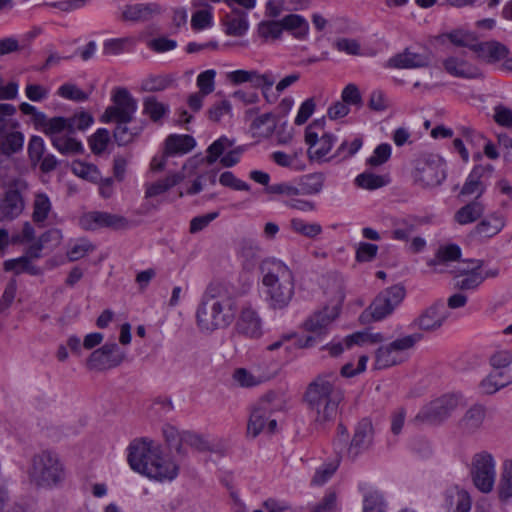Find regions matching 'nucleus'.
Masks as SVG:
<instances>
[{
  "mask_svg": "<svg viewBox=\"0 0 512 512\" xmlns=\"http://www.w3.org/2000/svg\"><path fill=\"white\" fill-rule=\"evenodd\" d=\"M472 50L477 52L479 57L491 63L500 61L508 55L507 47L496 41L474 44Z\"/></svg>",
  "mask_w": 512,
  "mask_h": 512,
  "instance_id": "cd10ccee",
  "label": "nucleus"
},
{
  "mask_svg": "<svg viewBox=\"0 0 512 512\" xmlns=\"http://www.w3.org/2000/svg\"><path fill=\"white\" fill-rule=\"evenodd\" d=\"M135 40L130 37L110 39L103 43V54L108 56H116L124 51L128 47H133Z\"/></svg>",
  "mask_w": 512,
  "mask_h": 512,
  "instance_id": "a18cd8bd",
  "label": "nucleus"
},
{
  "mask_svg": "<svg viewBox=\"0 0 512 512\" xmlns=\"http://www.w3.org/2000/svg\"><path fill=\"white\" fill-rule=\"evenodd\" d=\"M215 76L216 72L213 69L206 70L200 73L197 77V86L200 89V93L203 95H208L212 93L215 89Z\"/></svg>",
  "mask_w": 512,
  "mask_h": 512,
  "instance_id": "052dcab7",
  "label": "nucleus"
},
{
  "mask_svg": "<svg viewBox=\"0 0 512 512\" xmlns=\"http://www.w3.org/2000/svg\"><path fill=\"white\" fill-rule=\"evenodd\" d=\"M196 145L190 135H170L165 141V155L186 154Z\"/></svg>",
  "mask_w": 512,
  "mask_h": 512,
  "instance_id": "7c9ffc66",
  "label": "nucleus"
},
{
  "mask_svg": "<svg viewBox=\"0 0 512 512\" xmlns=\"http://www.w3.org/2000/svg\"><path fill=\"white\" fill-rule=\"evenodd\" d=\"M282 408V400L273 392L267 393L253 406L247 425V434L257 437L266 427L273 433L277 422L270 419L273 412Z\"/></svg>",
  "mask_w": 512,
  "mask_h": 512,
  "instance_id": "6e6552de",
  "label": "nucleus"
},
{
  "mask_svg": "<svg viewBox=\"0 0 512 512\" xmlns=\"http://www.w3.org/2000/svg\"><path fill=\"white\" fill-rule=\"evenodd\" d=\"M493 171V167L491 165H478L473 168L471 173L469 174L466 182L464 183L461 194L462 195H476V198L480 197L485 189L486 185L481 180L486 174L490 175Z\"/></svg>",
  "mask_w": 512,
  "mask_h": 512,
  "instance_id": "393cba45",
  "label": "nucleus"
},
{
  "mask_svg": "<svg viewBox=\"0 0 512 512\" xmlns=\"http://www.w3.org/2000/svg\"><path fill=\"white\" fill-rule=\"evenodd\" d=\"M27 476L30 483L34 486L53 489L64 483L66 468L56 452L41 450L31 457Z\"/></svg>",
  "mask_w": 512,
  "mask_h": 512,
  "instance_id": "423d86ee",
  "label": "nucleus"
},
{
  "mask_svg": "<svg viewBox=\"0 0 512 512\" xmlns=\"http://www.w3.org/2000/svg\"><path fill=\"white\" fill-rule=\"evenodd\" d=\"M498 495L502 501L512 498V460H506L503 464Z\"/></svg>",
  "mask_w": 512,
  "mask_h": 512,
  "instance_id": "79ce46f5",
  "label": "nucleus"
},
{
  "mask_svg": "<svg viewBox=\"0 0 512 512\" xmlns=\"http://www.w3.org/2000/svg\"><path fill=\"white\" fill-rule=\"evenodd\" d=\"M335 371L318 374L307 386L304 400L317 426L333 421L344 399L343 389L339 385Z\"/></svg>",
  "mask_w": 512,
  "mask_h": 512,
  "instance_id": "f257e3e1",
  "label": "nucleus"
},
{
  "mask_svg": "<svg viewBox=\"0 0 512 512\" xmlns=\"http://www.w3.org/2000/svg\"><path fill=\"white\" fill-rule=\"evenodd\" d=\"M32 220L39 227H44L49 215L52 213V203L46 193L38 192L33 200Z\"/></svg>",
  "mask_w": 512,
  "mask_h": 512,
  "instance_id": "c85d7f7f",
  "label": "nucleus"
},
{
  "mask_svg": "<svg viewBox=\"0 0 512 512\" xmlns=\"http://www.w3.org/2000/svg\"><path fill=\"white\" fill-rule=\"evenodd\" d=\"M29 190L28 182L17 177L6 186L5 195L0 200V221L18 217L25 208L24 194Z\"/></svg>",
  "mask_w": 512,
  "mask_h": 512,
  "instance_id": "f8f14e48",
  "label": "nucleus"
},
{
  "mask_svg": "<svg viewBox=\"0 0 512 512\" xmlns=\"http://www.w3.org/2000/svg\"><path fill=\"white\" fill-rule=\"evenodd\" d=\"M168 111V106L158 102L155 97H146L143 102V113L154 122L160 120Z\"/></svg>",
  "mask_w": 512,
  "mask_h": 512,
  "instance_id": "de8ad7c7",
  "label": "nucleus"
},
{
  "mask_svg": "<svg viewBox=\"0 0 512 512\" xmlns=\"http://www.w3.org/2000/svg\"><path fill=\"white\" fill-rule=\"evenodd\" d=\"M496 375H488L480 383V389L482 393L490 395L496 393L501 388L506 387L512 382V377H505L504 381L497 382Z\"/></svg>",
  "mask_w": 512,
  "mask_h": 512,
  "instance_id": "13d9d810",
  "label": "nucleus"
},
{
  "mask_svg": "<svg viewBox=\"0 0 512 512\" xmlns=\"http://www.w3.org/2000/svg\"><path fill=\"white\" fill-rule=\"evenodd\" d=\"M58 95L73 101H84L88 98V95L78 88L76 85L71 83L63 84L58 89Z\"/></svg>",
  "mask_w": 512,
  "mask_h": 512,
  "instance_id": "680f3d73",
  "label": "nucleus"
},
{
  "mask_svg": "<svg viewBox=\"0 0 512 512\" xmlns=\"http://www.w3.org/2000/svg\"><path fill=\"white\" fill-rule=\"evenodd\" d=\"M374 426L369 418L361 419L354 429V435L348 447V456L355 459L359 454L368 450L374 440Z\"/></svg>",
  "mask_w": 512,
  "mask_h": 512,
  "instance_id": "a211bd4d",
  "label": "nucleus"
},
{
  "mask_svg": "<svg viewBox=\"0 0 512 512\" xmlns=\"http://www.w3.org/2000/svg\"><path fill=\"white\" fill-rule=\"evenodd\" d=\"M225 26V32L229 36L239 37L244 35L249 27L246 14L237 8H233L231 15L227 16Z\"/></svg>",
  "mask_w": 512,
  "mask_h": 512,
  "instance_id": "72a5a7b5",
  "label": "nucleus"
},
{
  "mask_svg": "<svg viewBox=\"0 0 512 512\" xmlns=\"http://www.w3.org/2000/svg\"><path fill=\"white\" fill-rule=\"evenodd\" d=\"M261 270L269 306L273 309L286 308L294 295L295 279L292 270L276 259L263 261Z\"/></svg>",
  "mask_w": 512,
  "mask_h": 512,
  "instance_id": "39448f33",
  "label": "nucleus"
},
{
  "mask_svg": "<svg viewBox=\"0 0 512 512\" xmlns=\"http://www.w3.org/2000/svg\"><path fill=\"white\" fill-rule=\"evenodd\" d=\"M39 122L43 132L50 136L51 140L56 135H64L69 132V119L64 117L47 118L44 113H39Z\"/></svg>",
  "mask_w": 512,
  "mask_h": 512,
  "instance_id": "473e14b6",
  "label": "nucleus"
},
{
  "mask_svg": "<svg viewBox=\"0 0 512 512\" xmlns=\"http://www.w3.org/2000/svg\"><path fill=\"white\" fill-rule=\"evenodd\" d=\"M325 176L323 173H311L301 177L299 182V195H315L322 191Z\"/></svg>",
  "mask_w": 512,
  "mask_h": 512,
  "instance_id": "58836bf2",
  "label": "nucleus"
},
{
  "mask_svg": "<svg viewBox=\"0 0 512 512\" xmlns=\"http://www.w3.org/2000/svg\"><path fill=\"white\" fill-rule=\"evenodd\" d=\"M126 354L116 343L105 344L98 349V371L109 370L119 366Z\"/></svg>",
  "mask_w": 512,
  "mask_h": 512,
  "instance_id": "a878e982",
  "label": "nucleus"
},
{
  "mask_svg": "<svg viewBox=\"0 0 512 512\" xmlns=\"http://www.w3.org/2000/svg\"><path fill=\"white\" fill-rule=\"evenodd\" d=\"M67 346L74 354L81 355L82 348L89 350L96 346V332L86 335L83 344H81V341L78 337L70 336L67 340Z\"/></svg>",
  "mask_w": 512,
  "mask_h": 512,
  "instance_id": "4d7b16f0",
  "label": "nucleus"
},
{
  "mask_svg": "<svg viewBox=\"0 0 512 512\" xmlns=\"http://www.w3.org/2000/svg\"><path fill=\"white\" fill-rule=\"evenodd\" d=\"M227 78L235 85L248 82L253 88H261L264 92L275 83V79L271 75L260 74L256 70H235L228 73Z\"/></svg>",
  "mask_w": 512,
  "mask_h": 512,
  "instance_id": "4be33fe9",
  "label": "nucleus"
},
{
  "mask_svg": "<svg viewBox=\"0 0 512 512\" xmlns=\"http://www.w3.org/2000/svg\"><path fill=\"white\" fill-rule=\"evenodd\" d=\"M447 512H469L471 509V498L464 490H452L446 495Z\"/></svg>",
  "mask_w": 512,
  "mask_h": 512,
  "instance_id": "c9c22d12",
  "label": "nucleus"
},
{
  "mask_svg": "<svg viewBox=\"0 0 512 512\" xmlns=\"http://www.w3.org/2000/svg\"><path fill=\"white\" fill-rule=\"evenodd\" d=\"M461 256V249L456 244L440 247L435 257L429 261L430 266H438L450 261H456Z\"/></svg>",
  "mask_w": 512,
  "mask_h": 512,
  "instance_id": "c03bdc74",
  "label": "nucleus"
},
{
  "mask_svg": "<svg viewBox=\"0 0 512 512\" xmlns=\"http://www.w3.org/2000/svg\"><path fill=\"white\" fill-rule=\"evenodd\" d=\"M391 156V146L387 143L378 145L373 154L367 159V164L372 167H377L389 160Z\"/></svg>",
  "mask_w": 512,
  "mask_h": 512,
  "instance_id": "bf43d9fd",
  "label": "nucleus"
},
{
  "mask_svg": "<svg viewBox=\"0 0 512 512\" xmlns=\"http://www.w3.org/2000/svg\"><path fill=\"white\" fill-rule=\"evenodd\" d=\"M449 314V310L442 302H436L425 309L413 323L422 331L433 332L442 327Z\"/></svg>",
  "mask_w": 512,
  "mask_h": 512,
  "instance_id": "6ab92c4d",
  "label": "nucleus"
},
{
  "mask_svg": "<svg viewBox=\"0 0 512 512\" xmlns=\"http://www.w3.org/2000/svg\"><path fill=\"white\" fill-rule=\"evenodd\" d=\"M458 399L451 394H445L429 402L421 408L414 417L415 424L439 425L456 409Z\"/></svg>",
  "mask_w": 512,
  "mask_h": 512,
  "instance_id": "ddd939ff",
  "label": "nucleus"
},
{
  "mask_svg": "<svg viewBox=\"0 0 512 512\" xmlns=\"http://www.w3.org/2000/svg\"><path fill=\"white\" fill-rule=\"evenodd\" d=\"M362 147V139L355 138L351 143L344 141L336 150L333 157H340L341 159H347L356 154Z\"/></svg>",
  "mask_w": 512,
  "mask_h": 512,
  "instance_id": "338daca9",
  "label": "nucleus"
},
{
  "mask_svg": "<svg viewBox=\"0 0 512 512\" xmlns=\"http://www.w3.org/2000/svg\"><path fill=\"white\" fill-rule=\"evenodd\" d=\"M336 282V304L332 307H324L322 310L314 312L305 322L304 329L308 332L316 334L317 336H323L326 334L328 327L331 325L333 320L339 314L338 305L344 299V293L342 286L339 282Z\"/></svg>",
  "mask_w": 512,
  "mask_h": 512,
  "instance_id": "dca6fc26",
  "label": "nucleus"
},
{
  "mask_svg": "<svg viewBox=\"0 0 512 512\" xmlns=\"http://www.w3.org/2000/svg\"><path fill=\"white\" fill-rule=\"evenodd\" d=\"M355 183L360 188L375 190L385 186L387 184V180L383 176L376 175L371 172H364L356 177Z\"/></svg>",
  "mask_w": 512,
  "mask_h": 512,
  "instance_id": "3c124183",
  "label": "nucleus"
},
{
  "mask_svg": "<svg viewBox=\"0 0 512 512\" xmlns=\"http://www.w3.org/2000/svg\"><path fill=\"white\" fill-rule=\"evenodd\" d=\"M485 206L480 201H472L461 207L454 216V219L460 225H466L478 220L484 213Z\"/></svg>",
  "mask_w": 512,
  "mask_h": 512,
  "instance_id": "e433bc0d",
  "label": "nucleus"
},
{
  "mask_svg": "<svg viewBox=\"0 0 512 512\" xmlns=\"http://www.w3.org/2000/svg\"><path fill=\"white\" fill-rule=\"evenodd\" d=\"M504 217L496 212H493L483 218L474 228V234L481 238H492L504 228Z\"/></svg>",
  "mask_w": 512,
  "mask_h": 512,
  "instance_id": "bb28decb",
  "label": "nucleus"
},
{
  "mask_svg": "<svg viewBox=\"0 0 512 512\" xmlns=\"http://www.w3.org/2000/svg\"><path fill=\"white\" fill-rule=\"evenodd\" d=\"M113 137L119 146H125L134 141L143 130V126L128 127L130 122H115Z\"/></svg>",
  "mask_w": 512,
  "mask_h": 512,
  "instance_id": "ea45409f",
  "label": "nucleus"
},
{
  "mask_svg": "<svg viewBox=\"0 0 512 512\" xmlns=\"http://www.w3.org/2000/svg\"><path fill=\"white\" fill-rule=\"evenodd\" d=\"M471 477L475 487L482 493L492 491L496 478L495 461L486 452L477 453L472 460Z\"/></svg>",
  "mask_w": 512,
  "mask_h": 512,
  "instance_id": "2eb2a0df",
  "label": "nucleus"
},
{
  "mask_svg": "<svg viewBox=\"0 0 512 512\" xmlns=\"http://www.w3.org/2000/svg\"><path fill=\"white\" fill-rule=\"evenodd\" d=\"M52 145L63 155H74L82 153L84 148L81 141L67 132L64 135H56L52 139Z\"/></svg>",
  "mask_w": 512,
  "mask_h": 512,
  "instance_id": "f704fd0d",
  "label": "nucleus"
},
{
  "mask_svg": "<svg viewBox=\"0 0 512 512\" xmlns=\"http://www.w3.org/2000/svg\"><path fill=\"white\" fill-rule=\"evenodd\" d=\"M234 145V141L228 139L225 136L220 137L214 141L207 149L208 155L206 156V162L213 164L216 160L224 153V151Z\"/></svg>",
  "mask_w": 512,
  "mask_h": 512,
  "instance_id": "603ef678",
  "label": "nucleus"
},
{
  "mask_svg": "<svg viewBox=\"0 0 512 512\" xmlns=\"http://www.w3.org/2000/svg\"><path fill=\"white\" fill-rule=\"evenodd\" d=\"M162 12L161 5L156 2L136 3L124 6L121 17L124 21L146 22Z\"/></svg>",
  "mask_w": 512,
  "mask_h": 512,
  "instance_id": "412c9836",
  "label": "nucleus"
},
{
  "mask_svg": "<svg viewBox=\"0 0 512 512\" xmlns=\"http://www.w3.org/2000/svg\"><path fill=\"white\" fill-rule=\"evenodd\" d=\"M111 100L113 104L105 109L100 118L103 123L134 121L138 103L127 88L115 87Z\"/></svg>",
  "mask_w": 512,
  "mask_h": 512,
  "instance_id": "9d476101",
  "label": "nucleus"
},
{
  "mask_svg": "<svg viewBox=\"0 0 512 512\" xmlns=\"http://www.w3.org/2000/svg\"><path fill=\"white\" fill-rule=\"evenodd\" d=\"M235 328L239 334L249 338H258L262 335L261 318L250 306L241 310Z\"/></svg>",
  "mask_w": 512,
  "mask_h": 512,
  "instance_id": "5701e85b",
  "label": "nucleus"
},
{
  "mask_svg": "<svg viewBox=\"0 0 512 512\" xmlns=\"http://www.w3.org/2000/svg\"><path fill=\"white\" fill-rule=\"evenodd\" d=\"M283 28L281 20L262 21L258 25V33L264 39H278L282 35Z\"/></svg>",
  "mask_w": 512,
  "mask_h": 512,
  "instance_id": "6e6d98bb",
  "label": "nucleus"
},
{
  "mask_svg": "<svg viewBox=\"0 0 512 512\" xmlns=\"http://www.w3.org/2000/svg\"><path fill=\"white\" fill-rule=\"evenodd\" d=\"M260 253L261 247L255 240L244 238L239 242V254L246 261H255Z\"/></svg>",
  "mask_w": 512,
  "mask_h": 512,
  "instance_id": "5fc2aeb1",
  "label": "nucleus"
},
{
  "mask_svg": "<svg viewBox=\"0 0 512 512\" xmlns=\"http://www.w3.org/2000/svg\"><path fill=\"white\" fill-rule=\"evenodd\" d=\"M250 128L255 136L270 135L275 128V124L273 122V115L271 113H265L256 117L252 121Z\"/></svg>",
  "mask_w": 512,
  "mask_h": 512,
  "instance_id": "49530a36",
  "label": "nucleus"
},
{
  "mask_svg": "<svg viewBox=\"0 0 512 512\" xmlns=\"http://www.w3.org/2000/svg\"><path fill=\"white\" fill-rule=\"evenodd\" d=\"M4 266L5 270H13L16 273L27 272L31 275H38L40 273V269L31 263V259L24 256L8 260L5 262Z\"/></svg>",
  "mask_w": 512,
  "mask_h": 512,
  "instance_id": "8fccbe9b",
  "label": "nucleus"
},
{
  "mask_svg": "<svg viewBox=\"0 0 512 512\" xmlns=\"http://www.w3.org/2000/svg\"><path fill=\"white\" fill-rule=\"evenodd\" d=\"M266 192L269 194L282 195L288 199L299 195L298 187L287 182L272 184L266 188Z\"/></svg>",
  "mask_w": 512,
  "mask_h": 512,
  "instance_id": "69168bd1",
  "label": "nucleus"
},
{
  "mask_svg": "<svg viewBox=\"0 0 512 512\" xmlns=\"http://www.w3.org/2000/svg\"><path fill=\"white\" fill-rule=\"evenodd\" d=\"M413 182L422 188H434L447 177L445 161L438 155L426 154L415 159L411 172Z\"/></svg>",
  "mask_w": 512,
  "mask_h": 512,
  "instance_id": "0eeeda50",
  "label": "nucleus"
},
{
  "mask_svg": "<svg viewBox=\"0 0 512 512\" xmlns=\"http://www.w3.org/2000/svg\"><path fill=\"white\" fill-rule=\"evenodd\" d=\"M126 219L116 214L98 212V227L117 229L125 226Z\"/></svg>",
  "mask_w": 512,
  "mask_h": 512,
  "instance_id": "e2e57ef3",
  "label": "nucleus"
},
{
  "mask_svg": "<svg viewBox=\"0 0 512 512\" xmlns=\"http://www.w3.org/2000/svg\"><path fill=\"white\" fill-rule=\"evenodd\" d=\"M334 143V136L329 133H323L316 146H309L308 157L310 160L322 161L331 151Z\"/></svg>",
  "mask_w": 512,
  "mask_h": 512,
  "instance_id": "a19ab883",
  "label": "nucleus"
},
{
  "mask_svg": "<svg viewBox=\"0 0 512 512\" xmlns=\"http://www.w3.org/2000/svg\"><path fill=\"white\" fill-rule=\"evenodd\" d=\"M444 69L447 73L459 78H479L481 71L474 65L468 63L463 56H450L443 61Z\"/></svg>",
  "mask_w": 512,
  "mask_h": 512,
  "instance_id": "b1692460",
  "label": "nucleus"
},
{
  "mask_svg": "<svg viewBox=\"0 0 512 512\" xmlns=\"http://www.w3.org/2000/svg\"><path fill=\"white\" fill-rule=\"evenodd\" d=\"M430 53L424 49L416 51L413 48H406L388 60V67L397 69H415L427 67L430 64Z\"/></svg>",
  "mask_w": 512,
  "mask_h": 512,
  "instance_id": "aec40b11",
  "label": "nucleus"
},
{
  "mask_svg": "<svg viewBox=\"0 0 512 512\" xmlns=\"http://www.w3.org/2000/svg\"><path fill=\"white\" fill-rule=\"evenodd\" d=\"M219 182L221 185L237 191H248L250 189V186L246 182L236 178L230 171L223 172L220 175Z\"/></svg>",
  "mask_w": 512,
  "mask_h": 512,
  "instance_id": "774afa93",
  "label": "nucleus"
},
{
  "mask_svg": "<svg viewBox=\"0 0 512 512\" xmlns=\"http://www.w3.org/2000/svg\"><path fill=\"white\" fill-rule=\"evenodd\" d=\"M405 297V289L401 285L391 286L374 299L370 306L361 314L360 318L364 321L371 317L375 321L384 319L390 315L396 306H398Z\"/></svg>",
  "mask_w": 512,
  "mask_h": 512,
  "instance_id": "4468645a",
  "label": "nucleus"
},
{
  "mask_svg": "<svg viewBox=\"0 0 512 512\" xmlns=\"http://www.w3.org/2000/svg\"><path fill=\"white\" fill-rule=\"evenodd\" d=\"M128 462L134 471L160 482L172 481L179 472L173 460L162 457L160 448L146 441L130 444Z\"/></svg>",
  "mask_w": 512,
  "mask_h": 512,
  "instance_id": "20e7f679",
  "label": "nucleus"
},
{
  "mask_svg": "<svg viewBox=\"0 0 512 512\" xmlns=\"http://www.w3.org/2000/svg\"><path fill=\"white\" fill-rule=\"evenodd\" d=\"M466 274H456L453 278L454 288L460 291H472L476 290L485 280L482 273L473 272V270H466Z\"/></svg>",
  "mask_w": 512,
  "mask_h": 512,
  "instance_id": "4c0bfd02",
  "label": "nucleus"
},
{
  "mask_svg": "<svg viewBox=\"0 0 512 512\" xmlns=\"http://www.w3.org/2000/svg\"><path fill=\"white\" fill-rule=\"evenodd\" d=\"M171 83L172 79L168 75H151L142 81L141 88L146 92H158L168 88Z\"/></svg>",
  "mask_w": 512,
  "mask_h": 512,
  "instance_id": "09e8293b",
  "label": "nucleus"
},
{
  "mask_svg": "<svg viewBox=\"0 0 512 512\" xmlns=\"http://www.w3.org/2000/svg\"><path fill=\"white\" fill-rule=\"evenodd\" d=\"M484 419V408L476 405L467 410L459 422V427L464 433L472 434L480 429Z\"/></svg>",
  "mask_w": 512,
  "mask_h": 512,
  "instance_id": "2f4dec72",
  "label": "nucleus"
},
{
  "mask_svg": "<svg viewBox=\"0 0 512 512\" xmlns=\"http://www.w3.org/2000/svg\"><path fill=\"white\" fill-rule=\"evenodd\" d=\"M128 462L134 471L160 482L172 481L179 472L173 460L162 457L160 448L146 441L130 444Z\"/></svg>",
  "mask_w": 512,
  "mask_h": 512,
  "instance_id": "7ed1b4c3",
  "label": "nucleus"
},
{
  "mask_svg": "<svg viewBox=\"0 0 512 512\" xmlns=\"http://www.w3.org/2000/svg\"><path fill=\"white\" fill-rule=\"evenodd\" d=\"M237 299L221 284H211L196 311L201 331L212 332L226 328L235 320Z\"/></svg>",
  "mask_w": 512,
  "mask_h": 512,
  "instance_id": "f03ea898",
  "label": "nucleus"
},
{
  "mask_svg": "<svg viewBox=\"0 0 512 512\" xmlns=\"http://www.w3.org/2000/svg\"><path fill=\"white\" fill-rule=\"evenodd\" d=\"M421 339L422 335L415 333L380 346L375 352L374 368L382 370L405 362L407 360V351Z\"/></svg>",
  "mask_w": 512,
  "mask_h": 512,
  "instance_id": "1a4fd4ad",
  "label": "nucleus"
},
{
  "mask_svg": "<svg viewBox=\"0 0 512 512\" xmlns=\"http://www.w3.org/2000/svg\"><path fill=\"white\" fill-rule=\"evenodd\" d=\"M290 228L293 232L307 238H315L322 233V226L318 223H307L301 218H292Z\"/></svg>",
  "mask_w": 512,
  "mask_h": 512,
  "instance_id": "37998d69",
  "label": "nucleus"
},
{
  "mask_svg": "<svg viewBox=\"0 0 512 512\" xmlns=\"http://www.w3.org/2000/svg\"><path fill=\"white\" fill-rule=\"evenodd\" d=\"M197 167L198 161L195 159H189L183 165L181 172L170 174L164 179L146 184L145 198H152L165 193L183 181L186 177H190L195 174Z\"/></svg>",
  "mask_w": 512,
  "mask_h": 512,
  "instance_id": "f3484780",
  "label": "nucleus"
},
{
  "mask_svg": "<svg viewBox=\"0 0 512 512\" xmlns=\"http://www.w3.org/2000/svg\"><path fill=\"white\" fill-rule=\"evenodd\" d=\"M363 512H385L383 498L378 492H369L365 495Z\"/></svg>",
  "mask_w": 512,
  "mask_h": 512,
  "instance_id": "0e129e2a",
  "label": "nucleus"
},
{
  "mask_svg": "<svg viewBox=\"0 0 512 512\" xmlns=\"http://www.w3.org/2000/svg\"><path fill=\"white\" fill-rule=\"evenodd\" d=\"M283 31L291 33L296 39H306L309 32L307 20L298 14H289L281 19Z\"/></svg>",
  "mask_w": 512,
  "mask_h": 512,
  "instance_id": "c756f323",
  "label": "nucleus"
},
{
  "mask_svg": "<svg viewBox=\"0 0 512 512\" xmlns=\"http://www.w3.org/2000/svg\"><path fill=\"white\" fill-rule=\"evenodd\" d=\"M45 142L42 137L33 135L27 146L28 157L32 165H37L45 152Z\"/></svg>",
  "mask_w": 512,
  "mask_h": 512,
  "instance_id": "864d4df0",
  "label": "nucleus"
},
{
  "mask_svg": "<svg viewBox=\"0 0 512 512\" xmlns=\"http://www.w3.org/2000/svg\"><path fill=\"white\" fill-rule=\"evenodd\" d=\"M18 121L0 117V170L6 168L7 160L22 152L25 136Z\"/></svg>",
  "mask_w": 512,
  "mask_h": 512,
  "instance_id": "9b49d317",
  "label": "nucleus"
}]
</instances>
